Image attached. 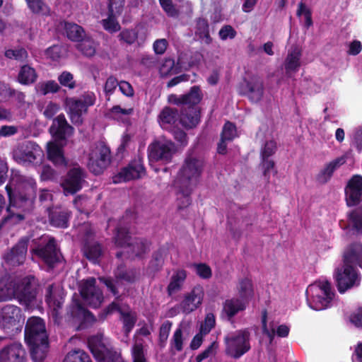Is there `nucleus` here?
I'll use <instances>...</instances> for the list:
<instances>
[{
	"label": "nucleus",
	"instance_id": "obj_19",
	"mask_svg": "<svg viewBox=\"0 0 362 362\" xmlns=\"http://www.w3.org/2000/svg\"><path fill=\"white\" fill-rule=\"evenodd\" d=\"M71 217V211L66 208L54 206L49 209V222L53 227L67 228L69 226Z\"/></svg>",
	"mask_w": 362,
	"mask_h": 362
},
{
	"label": "nucleus",
	"instance_id": "obj_29",
	"mask_svg": "<svg viewBox=\"0 0 362 362\" xmlns=\"http://www.w3.org/2000/svg\"><path fill=\"white\" fill-rule=\"evenodd\" d=\"M48 159L57 168H66L67 160H66L63 148L54 142L47 144V151Z\"/></svg>",
	"mask_w": 362,
	"mask_h": 362
},
{
	"label": "nucleus",
	"instance_id": "obj_20",
	"mask_svg": "<svg viewBox=\"0 0 362 362\" xmlns=\"http://www.w3.org/2000/svg\"><path fill=\"white\" fill-rule=\"evenodd\" d=\"M68 314L73 320L79 322L81 325L86 322H93L95 320L93 313L86 308L78 299H74L72 300Z\"/></svg>",
	"mask_w": 362,
	"mask_h": 362
},
{
	"label": "nucleus",
	"instance_id": "obj_52",
	"mask_svg": "<svg viewBox=\"0 0 362 362\" xmlns=\"http://www.w3.org/2000/svg\"><path fill=\"white\" fill-rule=\"evenodd\" d=\"M63 362H93L90 356L82 350L69 352L63 360Z\"/></svg>",
	"mask_w": 362,
	"mask_h": 362
},
{
	"label": "nucleus",
	"instance_id": "obj_39",
	"mask_svg": "<svg viewBox=\"0 0 362 362\" xmlns=\"http://www.w3.org/2000/svg\"><path fill=\"white\" fill-rule=\"evenodd\" d=\"M347 221L351 230L362 233V206L350 211L347 214Z\"/></svg>",
	"mask_w": 362,
	"mask_h": 362
},
{
	"label": "nucleus",
	"instance_id": "obj_3",
	"mask_svg": "<svg viewBox=\"0 0 362 362\" xmlns=\"http://www.w3.org/2000/svg\"><path fill=\"white\" fill-rule=\"evenodd\" d=\"M204 161L192 153H187L177 173V185H189L197 182L202 175Z\"/></svg>",
	"mask_w": 362,
	"mask_h": 362
},
{
	"label": "nucleus",
	"instance_id": "obj_35",
	"mask_svg": "<svg viewBox=\"0 0 362 362\" xmlns=\"http://www.w3.org/2000/svg\"><path fill=\"white\" fill-rule=\"evenodd\" d=\"M246 305L241 299L233 298L225 300L223 304V310L230 320L240 311L245 310Z\"/></svg>",
	"mask_w": 362,
	"mask_h": 362
},
{
	"label": "nucleus",
	"instance_id": "obj_25",
	"mask_svg": "<svg viewBox=\"0 0 362 362\" xmlns=\"http://www.w3.org/2000/svg\"><path fill=\"white\" fill-rule=\"evenodd\" d=\"M343 263L361 268L362 265V243H353L344 250Z\"/></svg>",
	"mask_w": 362,
	"mask_h": 362
},
{
	"label": "nucleus",
	"instance_id": "obj_36",
	"mask_svg": "<svg viewBox=\"0 0 362 362\" xmlns=\"http://www.w3.org/2000/svg\"><path fill=\"white\" fill-rule=\"evenodd\" d=\"M113 4V0H110V4H108L107 18L103 19L101 21L103 28L111 34L117 33L121 30V25L114 13Z\"/></svg>",
	"mask_w": 362,
	"mask_h": 362
},
{
	"label": "nucleus",
	"instance_id": "obj_2",
	"mask_svg": "<svg viewBox=\"0 0 362 362\" xmlns=\"http://www.w3.org/2000/svg\"><path fill=\"white\" fill-rule=\"evenodd\" d=\"M251 334L248 328L227 334L224 339L225 354L235 360L239 359L251 349Z\"/></svg>",
	"mask_w": 362,
	"mask_h": 362
},
{
	"label": "nucleus",
	"instance_id": "obj_30",
	"mask_svg": "<svg viewBox=\"0 0 362 362\" xmlns=\"http://www.w3.org/2000/svg\"><path fill=\"white\" fill-rule=\"evenodd\" d=\"M187 272L183 269L175 270L170 279V282L166 288V292L168 296L180 291L187 279Z\"/></svg>",
	"mask_w": 362,
	"mask_h": 362
},
{
	"label": "nucleus",
	"instance_id": "obj_49",
	"mask_svg": "<svg viewBox=\"0 0 362 362\" xmlns=\"http://www.w3.org/2000/svg\"><path fill=\"white\" fill-rule=\"evenodd\" d=\"M30 356L35 362H42L47 356L49 343L29 346Z\"/></svg>",
	"mask_w": 362,
	"mask_h": 362
},
{
	"label": "nucleus",
	"instance_id": "obj_53",
	"mask_svg": "<svg viewBox=\"0 0 362 362\" xmlns=\"http://www.w3.org/2000/svg\"><path fill=\"white\" fill-rule=\"evenodd\" d=\"M260 166L263 171V175L267 180V182H269L270 175L272 173L274 175L277 174V170L275 168V162L270 158H261Z\"/></svg>",
	"mask_w": 362,
	"mask_h": 362
},
{
	"label": "nucleus",
	"instance_id": "obj_34",
	"mask_svg": "<svg viewBox=\"0 0 362 362\" xmlns=\"http://www.w3.org/2000/svg\"><path fill=\"white\" fill-rule=\"evenodd\" d=\"M82 251L84 257L93 264L98 263L103 254L102 245L98 242H86Z\"/></svg>",
	"mask_w": 362,
	"mask_h": 362
},
{
	"label": "nucleus",
	"instance_id": "obj_16",
	"mask_svg": "<svg viewBox=\"0 0 362 362\" xmlns=\"http://www.w3.org/2000/svg\"><path fill=\"white\" fill-rule=\"evenodd\" d=\"M346 202L349 207L358 205L362 201V176L355 175L345 188Z\"/></svg>",
	"mask_w": 362,
	"mask_h": 362
},
{
	"label": "nucleus",
	"instance_id": "obj_27",
	"mask_svg": "<svg viewBox=\"0 0 362 362\" xmlns=\"http://www.w3.org/2000/svg\"><path fill=\"white\" fill-rule=\"evenodd\" d=\"M302 49L297 45H293L288 49V54L284 61L286 72H296L300 66Z\"/></svg>",
	"mask_w": 362,
	"mask_h": 362
},
{
	"label": "nucleus",
	"instance_id": "obj_26",
	"mask_svg": "<svg viewBox=\"0 0 362 362\" xmlns=\"http://www.w3.org/2000/svg\"><path fill=\"white\" fill-rule=\"evenodd\" d=\"M242 95H246L252 103L259 102L264 95L263 82L259 79L245 81V88Z\"/></svg>",
	"mask_w": 362,
	"mask_h": 362
},
{
	"label": "nucleus",
	"instance_id": "obj_56",
	"mask_svg": "<svg viewBox=\"0 0 362 362\" xmlns=\"http://www.w3.org/2000/svg\"><path fill=\"white\" fill-rule=\"evenodd\" d=\"M115 277L117 279L125 281L128 283H133L135 281V273L132 270H127L123 264L117 267L115 273Z\"/></svg>",
	"mask_w": 362,
	"mask_h": 362
},
{
	"label": "nucleus",
	"instance_id": "obj_62",
	"mask_svg": "<svg viewBox=\"0 0 362 362\" xmlns=\"http://www.w3.org/2000/svg\"><path fill=\"white\" fill-rule=\"evenodd\" d=\"M132 356L133 362H147L144 345L141 343H135L132 349Z\"/></svg>",
	"mask_w": 362,
	"mask_h": 362
},
{
	"label": "nucleus",
	"instance_id": "obj_60",
	"mask_svg": "<svg viewBox=\"0 0 362 362\" xmlns=\"http://www.w3.org/2000/svg\"><path fill=\"white\" fill-rule=\"evenodd\" d=\"M296 15L300 16L304 15L305 16V27L309 28L313 25L312 13L311 11L306 7V5L303 1L298 4Z\"/></svg>",
	"mask_w": 362,
	"mask_h": 362
},
{
	"label": "nucleus",
	"instance_id": "obj_10",
	"mask_svg": "<svg viewBox=\"0 0 362 362\" xmlns=\"http://www.w3.org/2000/svg\"><path fill=\"white\" fill-rule=\"evenodd\" d=\"M86 178V171L78 166L71 168L62 181L61 186L66 196L79 192Z\"/></svg>",
	"mask_w": 362,
	"mask_h": 362
},
{
	"label": "nucleus",
	"instance_id": "obj_47",
	"mask_svg": "<svg viewBox=\"0 0 362 362\" xmlns=\"http://www.w3.org/2000/svg\"><path fill=\"white\" fill-rule=\"evenodd\" d=\"M4 57L8 59H13L19 62H26L28 59V52L23 47H17L15 49H6Z\"/></svg>",
	"mask_w": 362,
	"mask_h": 362
},
{
	"label": "nucleus",
	"instance_id": "obj_9",
	"mask_svg": "<svg viewBox=\"0 0 362 362\" xmlns=\"http://www.w3.org/2000/svg\"><path fill=\"white\" fill-rule=\"evenodd\" d=\"M80 294L84 301L93 308H99L104 300L103 293L96 286V279L93 277L83 281Z\"/></svg>",
	"mask_w": 362,
	"mask_h": 362
},
{
	"label": "nucleus",
	"instance_id": "obj_63",
	"mask_svg": "<svg viewBox=\"0 0 362 362\" xmlns=\"http://www.w3.org/2000/svg\"><path fill=\"white\" fill-rule=\"evenodd\" d=\"M61 86L67 87L69 89L75 88L76 84L74 76L69 71H64L57 78Z\"/></svg>",
	"mask_w": 362,
	"mask_h": 362
},
{
	"label": "nucleus",
	"instance_id": "obj_8",
	"mask_svg": "<svg viewBox=\"0 0 362 362\" xmlns=\"http://www.w3.org/2000/svg\"><path fill=\"white\" fill-rule=\"evenodd\" d=\"M175 151V145L172 141H154L148 147V156L150 161L168 163Z\"/></svg>",
	"mask_w": 362,
	"mask_h": 362
},
{
	"label": "nucleus",
	"instance_id": "obj_38",
	"mask_svg": "<svg viewBox=\"0 0 362 362\" xmlns=\"http://www.w3.org/2000/svg\"><path fill=\"white\" fill-rule=\"evenodd\" d=\"M181 71V67L177 63L175 64V60L172 58H165L158 67V71L161 78H166L174 74H177Z\"/></svg>",
	"mask_w": 362,
	"mask_h": 362
},
{
	"label": "nucleus",
	"instance_id": "obj_23",
	"mask_svg": "<svg viewBox=\"0 0 362 362\" xmlns=\"http://www.w3.org/2000/svg\"><path fill=\"white\" fill-rule=\"evenodd\" d=\"M25 351L19 343H13L0 351V362H23Z\"/></svg>",
	"mask_w": 362,
	"mask_h": 362
},
{
	"label": "nucleus",
	"instance_id": "obj_28",
	"mask_svg": "<svg viewBox=\"0 0 362 362\" xmlns=\"http://www.w3.org/2000/svg\"><path fill=\"white\" fill-rule=\"evenodd\" d=\"M201 112L198 107L182 109L180 114V122L187 129L195 127L200 122Z\"/></svg>",
	"mask_w": 362,
	"mask_h": 362
},
{
	"label": "nucleus",
	"instance_id": "obj_55",
	"mask_svg": "<svg viewBox=\"0 0 362 362\" xmlns=\"http://www.w3.org/2000/svg\"><path fill=\"white\" fill-rule=\"evenodd\" d=\"M173 322L171 321L165 320L160 327L158 335V344L161 348L165 346Z\"/></svg>",
	"mask_w": 362,
	"mask_h": 362
},
{
	"label": "nucleus",
	"instance_id": "obj_37",
	"mask_svg": "<svg viewBox=\"0 0 362 362\" xmlns=\"http://www.w3.org/2000/svg\"><path fill=\"white\" fill-rule=\"evenodd\" d=\"M37 74L34 68L28 64H24L20 68L17 80L22 85H30L37 81Z\"/></svg>",
	"mask_w": 362,
	"mask_h": 362
},
{
	"label": "nucleus",
	"instance_id": "obj_40",
	"mask_svg": "<svg viewBox=\"0 0 362 362\" xmlns=\"http://www.w3.org/2000/svg\"><path fill=\"white\" fill-rule=\"evenodd\" d=\"M203 98L201 88L199 86L191 87L189 91L182 95L184 105L187 107H197V105L201 102Z\"/></svg>",
	"mask_w": 362,
	"mask_h": 362
},
{
	"label": "nucleus",
	"instance_id": "obj_54",
	"mask_svg": "<svg viewBox=\"0 0 362 362\" xmlns=\"http://www.w3.org/2000/svg\"><path fill=\"white\" fill-rule=\"evenodd\" d=\"M40 93L42 95H46L49 93H56L61 89L60 86L54 80H49L45 82L40 83L38 84Z\"/></svg>",
	"mask_w": 362,
	"mask_h": 362
},
{
	"label": "nucleus",
	"instance_id": "obj_61",
	"mask_svg": "<svg viewBox=\"0 0 362 362\" xmlns=\"http://www.w3.org/2000/svg\"><path fill=\"white\" fill-rule=\"evenodd\" d=\"M216 318L213 313H209L206 315L204 322L200 327V333L206 335L215 327Z\"/></svg>",
	"mask_w": 362,
	"mask_h": 362
},
{
	"label": "nucleus",
	"instance_id": "obj_44",
	"mask_svg": "<svg viewBox=\"0 0 362 362\" xmlns=\"http://www.w3.org/2000/svg\"><path fill=\"white\" fill-rule=\"evenodd\" d=\"M333 296L316 293L311 298L310 307L315 310H322L327 308L333 299Z\"/></svg>",
	"mask_w": 362,
	"mask_h": 362
},
{
	"label": "nucleus",
	"instance_id": "obj_46",
	"mask_svg": "<svg viewBox=\"0 0 362 362\" xmlns=\"http://www.w3.org/2000/svg\"><path fill=\"white\" fill-rule=\"evenodd\" d=\"M40 332H46L44 320L40 317H29L25 327V333L29 332L32 336L33 333Z\"/></svg>",
	"mask_w": 362,
	"mask_h": 362
},
{
	"label": "nucleus",
	"instance_id": "obj_32",
	"mask_svg": "<svg viewBox=\"0 0 362 362\" xmlns=\"http://www.w3.org/2000/svg\"><path fill=\"white\" fill-rule=\"evenodd\" d=\"M16 281L8 276L0 279V303L16 298Z\"/></svg>",
	"mask_w": 362,
	"mask_h": 362
},
{
	"label": "nucleus",
	"instance_id": "obj_24",
	"mask_svg": "<svg viewBox=\"0 0 362 362\" xmlns=\"http://www.w3.org/2000/svg\"><path fill=\"white\" fill-rule=\"evenodd\" d=\"M149 242L146 238H132L130 243H128V246L126 248L127 255V257L132 259L135 258H143L144 255L149 250Z\"/></svg>",
	"mask_w": 362,
	"mask_h": 362
},
{
	"label": "nucleus",
	"instance_id": "obj_50",
	"mask_svg": "<svg viewBox=\"0 0 362 362\" xmlns=\"http://www.w3.org/2000/svg\"><path fill=\"white\" fill-rule=\"evenodd\" d=\"M30 335L28 333H25V341L27 344L29 346L38 345L49 343L48 341V336L47 334V332H40L33 333L32 335Z\"/></svg>",
	"mask_w": 362,
	"mask_h": 362
},
{
	"label": "nucleus",
	"instance_id": "obj_57",
	"mask_svg": "<svg viewBox=\"0 0 362 362\" xmlns=\"http://www.w3.org/2000/svg\"><path fill=\"white\" fill-rule=\"evenodd\" d=\"M123 331L124 334L128 337L136 322V317L130 313H122Z\"/></svg>",
	"mask_w": 362,
	"mask_h": 362
},
{
	"label": "nucleus",
	"instance_id": "obj_7",
	"mask_svg": "<svg viewBox=\"0 0 362 362\" xmlns=\"http://www.w3.org/2000/svg\"><path fill=\"white\" fill-rule=\"evenodd\" d=\"M32 252L49 268H54L55 264L60 262L61 253L57 248L54 238H49L46 242L43 241L32 249Z\"/></svg>",
	"mask_w": 362,
	"mask_h": 362
},
{
	"label": "nucleus",
	"instance_id": "obj_5",
	"mask_svg": "<svg viewBox=\"0 0 362 362\" xmlns=\"http://www.w3.org/2000/svg\"><path fill=\"white\" fill-rule=\"evenodd\" d=\"M39 284L37 279L32 275L25 276L19 281H16V298L25 309H30L36 300Z\"/></svg>",
	"mask_w": 362,
	"mask_h": 362
},
{
	"label": "nucleus",
	"instance_id": "obj_45",
	"mask_svg": "<svg viewBox=\"0 0 362 362\" xmlns=\"http://www.w3.org/2000/svg\"><path fill=\"white\" fill-rule=\"evenodd\" d=\"M28 8L35 15L49 16L50 8L44 0H25Z\"/></svg>",
	"mask_w": 362,
	"mask_h": 362
},
{
	"label": "nucleus",
	"instance_id": "obj_33",
	"mask_svg": "<svg viewBox=\"0 0 362 362\" xmlns=\"http://www.w3.org/2000/svg\"><path fill=\"white\" fill-rule=\"evenodd\" d=\"M158 119L161 127L167 129L180 120V113L177 108L165 106L160 111Z\"/></svg>",
	"mask_w": 362,
	"mask_h": 362
},
{
	"label": "nucleus",
	"instance_id": "obj_42",
	"mask_svg": "<svg viewBox=\"0 0 362 362\" xmlns=\"http://www.w3.org/2000/svg\"><path fill=\"white\" fill-rule=\"evenodd\" d=\"M238 292L239 299H241L245 304L252 298L254 294L253 285L250 279L245 278L239 281Z\"/></svg>",
	"mask_w": 362,
	"mask_h": 362
},
{
	"label": "nucleus",
	"instance_id": "obj_14",
	"mask_svg": "<svg viewBox=\"0 0 362 362\" xmlns=\"http://www.w3.org/2000/svg\"><path fill=\"white\" fill-rule=\"evenodd\" d=\"M21 318V308L16 305L8 304L1 310L0 325L6 331L13 330L20 324Z\"/></svg>",
	"mask_w": 362,
	"mask_h": 362
},
{
	"label": "nucleus",
	"instance_id": "obj_13",
	"mask_svg": "<svg viewBox=\"0 0 362 362\" xmlns=\"http://www.w3.org/2000/svg\"><path fill=\"white\" fill-rule=\"evenodd\" d=\"M204 290L202 286H194L190 292L185 294L182 300L178 305L184 314H189L196 310L202 304Z\"/></svg>",
	"mask_w": 362,
	"mask_h": 362
},
{
	"label": "nucleus",
	"instance_id": "obj_43",
	"mask_svg": "<svg viewBox=\"0 0 362 362\" xmlns=\"http://www.w3.org/2000/svg\"><path fill=\"white\" fill-rule=\"evenodd\" d=\"M76 49L87 57H92L96 52V43L90 36L86 35L83 40L78 42Z\"/></svg>",
	"mask_w": 362,
	"mask_h": 362
},
{
	"label": "nucleus",
	"instance_id": "obj_18",
	"mask_svg": "<svg viewBox=\"0 0 362 362\" xmlns=\"http://www.w3.org/2000/svg\"><path fill=\"white\" fill-rule=\"evenodd\" d=\"M38 148L39 146L35 142L26 141L14 150L13 157L19 163H33L36 160L35 153Z\"/></svg>",
	"mask_w": 362,
	"mask_h": 362
},
{
	"label": "nucleus",
	"instance_id": "obj_6",
	"mask_svg": "<svg viewBox=\"0 0 362 362\" xmlns=\"http://www.w3.org/2000/svg\"><path fill=\"white\" fill-rule=\"evenodd\" d=\"M334 278L340 293H344L351 288L358 286L361 281L356 268L344 263L341 267L336 269Z\"/></svg>",
	"mask_w": 362,
	"mask_h": 362
},
{
	"label": "nucleus",
	"instance_id": "obj_58",
	"mask_svg": "<svg viewBox=\"0 0 362 362\" xmlns=\"http://www.w3.org/2000/svg\"><path fill=\"white\" fill-rule=\"evenodd\" d=\"M165 250L163 248H159L155 251L152 255V259L150 262V267L154 271H159L164 264Z\"/></svg>",
	"mask_w": 362,
	"mask_h": 362
},
{
	"label": "nucleus",
	"instance_id": "obj_31",
	"mask_svg": "<svg viewBox=\"0 0 362 362\" xmlns=\"http://www.w3.org/2000/svg\"><path fill=\"white\" fill-rule=\"evenodd\" d=\"M60 25L64 28L66 37L74 42H78L86 37V33L84 28L73 22L63 21Z\"/></svg>",
	"mask_w": 362,
	"mask_h": 362
},
{
	"label": "nucleus",
	"instance_id": "obj_59",
	"mask_svg": "<svg viewBox=\"0 0 362 362\" xmlns=\"http://www.w3.org/2000/svg\"><path fill=\"white\" fill-rule=\"evenodd\" d=\"M170 349L180 352L183 349V334L182 327H178L174 332L170 340Z\"/></svg>",
	"mask_w": 362,
	"mask_h": 362
},
{
	"label": "nucleus",
	"instance_id": "obj_21",
	"mask_svg": "<svg viewBox=\"0 0 362 362\" xmlns=\"http://www.w3.org/2000/svg\"><path fill=\"white\" fill-rule=\"evenodd\" d=\"M65 105L68 108L67 113L71 122L75 125H81L83 123V114L87 113L88 110L85 105H82L81 99L76 98H66Z\"/></svg>",
	"mask_w": 362,
	"mask_h": 362
},
{
	"label": "nucleus",
	"instance_id": "obj_4",
	"mask_svg": "<svg viewBox=\"0 0 362 362\" xmlns=\"http://www.w3.org/2000/svg\"><path fill=\"white\" fill-rule=\"evenodd\" d=\"M88 346L98 362H125L121 353L105 344L101 334L88 337Z\"/></svg>",
	"mask_w": 362,
	"mask_h": 362
},
{
	"label": "nucleus",
	"instance_id": "obj_51",
	"mask_svg": "<svg viewBox=\"0 0 362 362\" xmlns=\"http://www.w3.org/2000/svg\"><path fill=\"white\" fill-rule=\"evenodd\" d=\"M117 38L120 43L132 45L138 39V32L134 29L124 28L119 33Z\"/></svg>",
	"mask_w": 362,
	"mask_h": 362
},
{
	"label": "nucleus",
	"instance_id": "obj_48",
	"mask_svg": "<svg viewBox=\"0 0 362 362\" xmlns=\"http://www.w3.org/2000/svg\"><path fill=\"white\" fill-rule=\"evenodd\" d=\"M132 239L128 228L120 226L116 228L114 241L117 247L127 248Z\"/></svg>",
	"mask_w": 362,
	"mask_h": 362
},
{
	"label": "nucleus",
	"instance_id": "obj_12",
	"mask_svg": "<svg viewBox=\"0 0 362 362\" xmlns=\"http://www.w3.org/2000/svg\"><path fill=\"white\" fill-rule=\"evenodd\" d=\"M30 243V238L22 237L4 256L5 262L11 266L23 264L26 259V255Z\"/></svg>",
	"mask_w": 362,
	"mask_h": 362
},
{
	"label": "nucleus",
	"instance_id": "obj_41",
	"mask_svg": "<svg viewBox=\"0 0 362 362\" xmlns=\"http://www.w3.org/2000/svg\"><path fill=\"white\" fill-rule=\"evenodd\" d=\"M179 189L177 193V208L184 209L189 206L192 203L191 194L192 187L189 185H177Z\"/></svg>",
	"mask_w": 362,
	"mask_h": 362
},
{
	"label": "nucleus",
	"instance_id": "obj_15",
	"mask_svg": "<svg viewBox=\"0 0 362 362\" xmlns=\"http://www.w3.org/2000/svg\"><path fill=\"white\" fill-rule=\"evenodd\" d=\"M49 132L56 141H64L74 134V128L68 123L65 115L61 113L53 119Z\"/></svg>",
	"mask_w": 362,
	"mask_h": 362
},
{
	"label": "nucleus",
	"instance_id": "obj_64",
	"mask_svg": "<svg viewBox=\"0 0 362 362\" xmlns=\"http://www.w3.org/2000/svg\"><path fill=\"white\" fill-rule=\"evenodd\" d=\"M159 4L168 17L175 18L179 15V11L172 0H158Z\"/></svg>",
	"mask_w": 362,
	"mask_h": 362
},
{
	"label": "nucleus",
	"instance_id": "obj_17",
	"mask_svg": "<svg viewBox=\"0 0 362 362\" xmlns=\"http://www.w3.org/2000/svg\"><path fill=\"white\" fill-rule=\"evenodd\" d=\"M351 156V151L349 150L341 156L337 157L325 164L324 168L317 175V181L320 184H326L328 182L333 176L334 173L343 165Z\"/></svg>",
	"mask_w": 362,
	"mask_h": 362
},
{
	"label": "nucleus",
	"instance_id": "obj_22",
	"mask_svg": "<svg viewBox=\"0 0 362 362\" xmlns=\"http://www.w3.org/2000/svg\"><path fill=\"white\" fill-rule=\"evenodd\" d=\"M45 302L52 310L53 315H57L63 307L64 295L59 288L50 284L46 289Z\"/></svg>",
	"mask_w": 362,
	"mask_h": 362
},
{
	"label": "nucleus",
	"instance_id": "obj_1",
	"mask_svg": "<svg viewBox=\"0 0 362 362\" xmlns=\"http://www.w3.org/2000/svg\"><path fill=\"white\" fill-rule=\"evenodd\" d=\"M5 189L9 202L6 220L14 214V208L26 213L33 211L37 195V183L33 179L21 177L14 189L10 185H7Z\"/></svg>",
	"mask_w": 362,
	"mask_h": 362
},
{
	"label": "nucleus",
	"instance_id": "obj_11",
	"mask_svg": "<svg viewBox=\"0 0 362 362\" xmlns=\"http://www.w3.org/2000/svg\"><path fill=\"white\" fill-rule=\"evenodd\" d=\"M146 174V169L143 160L140 158L132 160L127 166L122 168L120 171L112 177L114 183L127 182L132 180L139 179Z\"/></svg>",
	"mask_w": 362,
	"mask_h": 362
}]
</instances>
